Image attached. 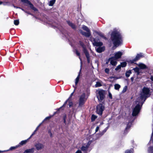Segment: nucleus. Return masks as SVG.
Returning <instances> with one entry per match:
<instances>
[{
    "instance_id": "nucleus-1",
    "label": "nucleus",
    "mask_w": 153,
    "mask_h": 153,
    "mask_svg": "<svg viewBox=\"0 0 153 153\" xmlns=\"http://www.w3.org/2000/svg\"><path fill=\"white\" fill-rule=\"evenodd\" d=\"M149 90L148 88H143L140 94V97L138 98L137 100L134 104L132 113L133 116H136L138 114L140 109V103L143 102V101H145L149 96Z\"/></svg>"
},
{
    "instance_id": "nucleus-2",
    "label": "nucleus",
    "mask_w": 153,
    "mask_h": 153,
    "mask_svg": "<svg viewBox=\"0 0 153 153\" xmlns=\"http://www.w3.org/2000/svg\"><path fill=\"white\" fill-rule=\"evenodd\" d=\"M111 39L115 46H118L122 42L121 36L119 33L117 31L112 32L111 35Z\"/></svg>"
},
{
    "instance_id": "nucleus-3",
    "label": "nucleus",
    "mask_w": 153,
    "mask_h": 153,
    "mask_svg": "<svg viewBox=\"0 0 153 153\" xmlns=\"http://www.w3.org/2000/svg\"><path fill=\"white\" fill-rule=\"evenodd\" d=\"M87 100L85 93H83L79 97V107H82Z\"/></svg>"
},
{
    "instance_id": "nucleus-4",
    "label": "nucleus",
    "mask_w": 153,
    "mask_h": 153,
    "mask_svg": "<svg viewBox=\"0 0 153 153\" xmlns=\"http://www.w3.org/2000/svg\"><path fill=\"white\" fill-rule=\"evenodd\" d=\"M96 94L98 100L100 101L102 100L105 97L103 91L101 90H98L97 91Z\"/></svg>"
},
{
    "instance_id": "nucleus-5",
    "label": "nucleus",
    "mask_w": 153,
    "mask_h": 153,
    "mask_svg": "<svg viewBox=\"0 0 153 153\" xmlns=\"http://www.w3.org/2000/svg\"><path fill=\"white\" fill-rule=\"evenodd\" d=\"M104 106L103 104H100L97 106L96 112L97 114L101 115L104 109Z\"/></svg>"
},
{
    "instance_id": "nucleus-6",
    "label": "nucleus",
    "mask_w": 153,
    "mask_h": 153,
    "mask_svg": "<svg viewBox=\"0 0 153 153\" xmlns=\"http://www.w3.org/2000/svg\"><path fill=\"white\" fill-rule=\"evenodd\" d=\"M91 40L94 46L100 47L102 45L103 43L101 42H98L94 38H91Z\"/></svg>"
},
{
    "instance_id": "nucleus-7",
    "label": "nucleus",
    "mask_w": 153,
    "mask_h": 153,
    "mask_svg": "<svg viewBox=\"0 0 153 153\" xmlns=\"http://www.w3.org/2000/svg\"><path fill=\"white\" fill-rule=\"evenodd\" d=\"M80 45L82 46L83 49V51L84 52V53L85 54V55L86 56V57L87 58V61L88 63L90 62V58H89V55L87 51V50L85 49V47H84V45L83 44V43L81 42H80Z\"/></svg>"
},
{
    "instance_id": "nucleus-8",
    "label": "nucleus",
    "mask_w": 153,
    "mask_h": 153,
    "mask_svg": "<svg viewBox=\"0 0 153 153\" xmlns=\"http://www.w3.org/2000/svg\"><path fill=\"white\" fill-rule=\"evenodd\" d=\"M82 29L86 31L87 32V33H86L85 32H83L82 33V34L87 37L90 36L91 35V33H90V30L87 27L84 25L82 27Z\"/></svg>"
},
{
    "instance_id": "nucleus-9",
    "label": "nucleus",
    "mask_w": 153,
    "mask_h": 153,
    "mask_svg": "<svg viewBox=\"0 0 153 153\" xmlns=\"http://www.w3.org/2000/svg\"><path fill=\"white\" fill-rule=\"evenodd\" d=\"M34 146L37 150H39L43 149L44 147V146L42 144L40 143H36Z\"/></svg>"
},
{
    "instance_id": "nucleus-10",
    "label": "nucleus",
    "mask_w": 153,
    "mask_h": 153,
    "mask_svg": "<svg viewBox=\"0 0 153 153\" xmlns=\"http://www.w3.org/2000/svg\"><path fill=\"white\" fill-rule=\"evenodd\" d=\"M117 59H115L114 57H111L109 59L110 61L111 64L112 65L115 66L117 64Z\"/></svg>"
},
{
    "instance_id": "nucleus-11",
    "label": "nucleus",
    "mask_w": 153,
    "mask_h": 153,
    "mask_svg": "<svg viewBox=\"0 0 153 153\" xmlns=\"http://www.w3.org/2000/svg\"><path fill=\"white\" fill-rule=\"evenodd\" d=\"M123 55V53L120 51H118L114 53V57L115 59H118L121 58Z\"/></svg>"
},
{
    "instance_id": "nucleus-12",
    "label": "nucleus",
    "mask_w": 153,
    "mask_h": 153,
    "mask_svg": "<svg viewBox=\"0 0 153 153\" xmlns=\"http://www.w3.org/2000/svg\"><path fill=\"white\" fill-rule=\"evenodd\" d=\"M105 50V47L104 46L99 47L96 48V51L97 52L100 53L103 51Z\"/></svg>"
},
{
    "instance_id": "nucleus-13",
    "label": "nucleus",
    "mask_w": 153,
    "mask_h": 153,
    "mask_svg": "<svg viewBox=\"0 0 153 153\" xmlns=\"http://www.w3.org/2000/svg\"><path fill=\"white\" fill-rule=\"evenodd\" d=\"M35 150L34 148H32L30 149H28L26 150L23 153H33Z\"/></svg>"
},
{
    "instance_id": "nucleus-14",
    "label": "nucleus",
    "mask_w": 153,
    "mask_h": 153,
    "mask_svg": "<svg viewBox=\"0 0 153 153\" xmlns=\"http://www.w3.org/2000/svg\"><path fill=\"white\" fill-rule=\"evenodd\" d=\"M143 56L142 53L138 54L137 55L135 58L134 60V61H136L138 60L140 58Z\"/></svg>"
},
{
    "instance_id": "nucleus-15",
    "label": "nucleus",
    "mask_w": 153,
    "mask_h": 153,
    "mask_svg": "<svg viewBox=\"0 0 153 153\" xmlns=\"http://www.w3.org/2000/svg\"><path fill=\"white\" fill-rule=\"evenodd\" d=\"M89 145L90 144L89 143H88L85 146H82L81 148L82 150L83 151H86L89 147Z\"/></svg>"
},
{
    "instance_id": "nucleus-16",
    "label": "nucleus",
    "mask_w": 153,
    "mask_h": 153,
    "mask_svg": "<svg viewBox=\"0 0 153 153\" xmlns=\"http://www.w3.org/2000/svg\"><path fill=\"white\" fill-rule=\"evenodd\" d=\"M138 65L141 69H143L146 68V66L142 63H140Z\"/></svg>"
},
{
    "instance_id": "nucleus-17",
    "label": "nucleus",
    "mask_w": 153,
    "mask_h": 153,
    "mask_svg": "<svg viewBox=\"0 0 153 153\" xmlns=\"http://www.w3.org/2000/svg\"><path fill=\"white\" fill-rule=\"evenodd\" d=\"M102 86L101 82H96V84L95 85V87H99Z\"/></svg>"
},
{
    "instance_id": "nucleus-18",
    "label": "nucleus",
    "mask_w": 153,
    "mask_h": 153,
    "mask_svg": "<svg viewBox=\"0 0 153 153\" xmlns=\"http://www.w3.org/2000/svg\"><path fill=\"white\" fill-rule=\"evenodd\" d=\"M134 71L136 73H137V74L139 75L140 73V69L136 67L133 69Z\"/></svg>"
},
{
    "instance_id": "nucleus-19",
    "label": "nucleus",
    "mask_w": 153,
    "mask_h": 153,
    "mask_svg": "<svg viewBox=\"0 0 153 153\" xmlns=\"http://www.w3.org/2000/svg\"><path fill=\"white\" fill-rule=\"evenodd\" d=\"M120 87V85L118 84H115L114 85V88L116 90H119Z\"/></svg>"
},
{
    "instance_id": "nucleus-20",
    "label": "nucleus",
    "mask_w": 153,
    "mask_h": 153,
    "mask_svg": "<svg viewBox=\"0 0 153 153\" xmlns=\"http://www.w3.org/2000/svg\"><path fill=\"white\" fill-rule=\"evenodd\" d=\"M131 73V70H129L127 71L126 73V75L127 77H128L130 76V74Z\"/></svg>"
},
{
    "instance_id": "nucleus-21",
    "label": "nucleus",
    "mask_w": 153,
    "mask_h": 153,
    "mask_svg": "<svg viewBox=\"0 0 153 153\" xmlns=\"http://www.w3.org/2000/svg\"><path fill=\"white\" fill-rule=\"evenodd\" d=\"M56 0H52L50 1L49 5L52 6L54 4Z\"/></svg>"
},
{
    "instance_id": "nucleus-22",
    "label": "nucleus",
    "mask_w": 153,
    "mask_h": 153,
    "mask_svg": "<svg viewBox=\"0 0 153 153\" xmlns=\"http://www.w3.org/2000/svg\"><path fill=\"white\" fill-rule=\"evenodd\" d=\"M68 23L70 26H71L73 28H75V25L70 22H68Z\"/></svg>"
},
{
    "instance_id": "nucleus-23",
    "label": "nucleus",
    "mask_w": 153,
    "mask_h": 153,
    "mask_svg": "<svg viewBox=\"0 0 153 153\" xmlns=\"http://www.w3.org/2000/svg\"><path fill=\"white\" fill-rule=\"evenodd\" d=\"M27 140H24L22 141L19 143V144L22 145L25 144L27 143Z\"/></svg>"
},
{
    "instance_id": "nucleus-24",
    "label": "nucleus",
    "mask_w": 153,
    "mask_h": 153,
    "mask_svg": "<svg viewBox=\"0 0 153 153\" xmlns=\"http://www.w3.org/2000/svg\"><path fill=\"white\" fill-rule=\"evenodd\" d=\"M68 102H69V107H70L72 105V103L71 102L69 101L68 100H67L65 102V104L63 105V106L65 105L66 104V103H67Z\"/></svg>"
},
{
    "instance_id": "nucleus-25",
    "label": "nucleus",
    "mask_w": 153,
    "mask_h": 153,
    "mask_svg": "<svg viewBox=\"0 0 153 153\" xmlns=\"http://www.w3.org/2000/svg\"><path fill=\"white\" fill-rule=\"evenodd\" d=\"M79 74L78 76H77V77H76V79H75V84L76 85L78 83L79 80Z\"/></svg>"
},
{
    "instance_id": "nucleus-26",
    "label": "nucleus",
    "mask_w": 153,
    "mask_h": 153,
    "mask_svg": "<svg viewBox=\"0 0 153 153\" xmlns=\"http://www.w3.org/2000/svg\"><path fill=\"white\" fill-rule=\"evenodd\" d=\"M126 63L125 62H123L121 63L120 65L121 67H125L126 65Z\"/></svg>"
},
{
    "instance_id": "nucleus-27",
    "label": "nucleus",
    "mask_w": 153,
    "mask_h": 153,
    "mask_svg": "<svg viewBox=\"0 0 153 153\" xmlns=\"http://www.w3.org/2000/svg\"><path fill=\"white\" fill-rule=\"evenodd\" d=\"M22 1L25 3L30 4H31L30 2L27 0H21Z\"/></svg>"
},
{
    "instance_id": "nucleus-28",
    "label": "nucleus",
    "mask_w": 153,
    "mask_h": 153,
    "mask_svg": "<svg viewBox=\"0 0 153 153\" xmlns=\"http://www.w3.org/2000/svg\"><path fill=\"white\" fill-rule=\"evenodd\" d=\"M19 23V20H15L14 21V24L16 25H17Z\"/></svg>"
},
{
    "instance_id": "nucleus-29",
    "label": "nucleus",
    "mask_w": 153,
    "mask_h": 153,
    "mask_svg": "<svg viewBox=\"0 0 153 153\" xmlns=\"http://www.w3.org/2000/svg\"><path fill=\"white\" fill-rule=\"evenodd\" d=\"M125 153H133V149L126 150L125 151Z\"/></svg>"
},
{
    "instance_id": "nucleus-30",
    "label": "nucleus",
    "mask_w": 153,
    "mask_h": 153,
    "mask_svg": "<svg viewBox=\"0 0 153 153\" xmlns=\"http://www.w3.org/2000/svg\"><path fill=\"white\" fill-rule=\"evenodd\" d=\"M97 118V117L94 115H92L91 116V120L94 121Z\"/></svg>"
},
{
    "instance_id": "nucleus-31",
    "label": "nucleus",
    "mask_w": 153,
    "mask_h": 153,
    "mask_svg": "<svg viewBox=\"0 0 153 153\" xmlns=\"http://www.w3.org/2000/svg\"><path fill=\"white\" fill-rule=\"evenodd\" d=\"M19 146H13L10 148V149L11 150L16 149L19 147Z\"/></svg>"
},
{
    "instance_id": "nucleus-32",
    "label": "nucleus",
    "mask_w": 153,
    "mask_h": 153,
    "mask_svg": "<svg viewBox=\"0 0 153 153\" xmlns=\"http://www.w3.org/2000/svg\"><path fill=\"white\" fill-rule=\"evenodd\" d=\"M121 68V66L120 65H118L117 67L115 68V70L116 71H118Z\"/></svg>"
},
{
    "instance_id": "nucleus-33",
    "label": "nucleus",
    "mask_w": 153,
    "mask_h": 153,
    "mask_svg": "<svg viewBox=\"0 0 153 153\" xmlns=\"http://www.w3.org/2000/svg\"><path fill=\"white\" fill-rule=\"evenodd\" d=\"M51 118V117L50 116H49V117H46L45 118L44 120L43 121L46 120H49V119L50 118Z\"/></svg>"
},
{
    "instance_id": "nucleus-34",
    "label": "nucleus",
    "mask_w": 153,
    "mask_h": 153,
    "mask_svg": "<svg viewBox=\"0 0 153 153\" xmlns=\"http://www.w3.org/2000/svg\"><path fill=\"white\" fill-rule=\"evenodd\" d=\"M51 118V117L50 116H49V117H46L45 118L44 120L43 121L46 120H49V119L50 118Z\"/></svg>"
},
{
    "instance_id": "nucleus-35",
    "label": "nucleus",
    "mask_w": 153,
    "mask_h": 153,
    "mask_svg": "<svg viewBox=\"0 0 153 153\" xmlns=\"http://www.w3.org/2000/svg\"><path fill=\"white\" fill-rule=\"evenodd\" d=\"M105 72L107 73H108L109 71V70L108 68H106L105 70Z\"/></svg>"
},
{
    "instance_id": "nucleus-36",
    "label": "nucleus",
    "mask_w": 153,
    "mask_h": 153,
    "mask_svg": "<svg viewBox=\"0 0 153 153\" xmlns=\"http://www.w3.org/2000/svg\"><path fill=\"white\" fill-rule=\"evenodd\" d=\"M99 129V127L98 126H97L95 129V132H97L98 131Z\"/></svg>"
},
{
    "instance_id": "nucleus-37",
    "label": "nucleus",
    "mask_w": 153,
    "mask_h": 153,
    "mask_svg": "<svg viewBox=\"0 0 153 153\" xmlns=\"http://www.w3.org/2000/svg\"><path fill=\"white\" fill-rule=\"evenodd\" d=\"M108 96L111 99L112 98V95L111 94L110 92H109L108 93Z\"/></svg>"
},
{
    "instance_id": "nucleus-38",
    "label": "nucleus",
    "mask_w": 153,
    "mask_h": 153,
    "mask_svg": "<svg viewBox=\"0 0 153 153\" xmlns=\"http://www.w3.org/2000/svg\"><path fill=\"white\" fill-rule=\"evenodd\" d=\"M76 53L77 56H79V54H80L79 53V52H78V51L77 50L76 51Z\"/></svg>"
},
{
    "instance_id": "nucleus-39",
    "label": "nucleus",
    "mask_w": 153,
    "mask_h": 153,
    "mask_svg": "<svg viewBox=\"0 0 153 153\" xmlns=\"http://www.w3.org/2000/svg\"><path fill=\"white\" fill-rule=\"evenodd\" d=\"M131 126L129 125V124H128L127 125V126L126 128V129H127L129 128Z\"/></svg>"
},
{
    "instance_id": "nucleus-40",
    "label": "nucleus",
    "mask_w": 153,
    "mask_h": 153,
    "mask_svg": "<svg viewBox=\"0 0 153 153\" xmlns=\"http://www.w3.org/2000/svg\"><path fill=\"white\" fill-rule=\"evenodd\" d=\"M81 151L80 150H78L75 153H81Z\"/></svg>"
},
{
    "instance_id": "nucleus-41",
    "label": "nucleus",
    "mask_w": 153,
    "mask_h": 153,
    "mask_svg": "<svg viewBox=\"0 0 153 153\" xmlns=\"http://www.w3.org/2000/svg\"><path fill=\"white\" fill-rule=\"evenodd\" d=\"M99 35H100V36L102 37H104V38H105V37H104L103 36V34L102 33H100L99 34Z\"/></svg>"
},
{
    "instance_id": "nucleus-42",
    "label": "nucleus",
    "mask_w": 153,
    "mask_h": 153,
    "mask_svg": "<svg viewBox=\"0 0 153 153\" xmlns=\"http://www.w3.org/2000/svg\"><path fill=\"white\" fill-rule=\"evenodd\" d=\"M49 133L50 134V136L51 137H52V133L50 131H49Z\"/></svg>"
},
{
    "instance_id": "nucleus-43",
    "label": "nucleus",
    "mask_w": 153,
    "mask_h": 153,
    "mask_svg": "<svg viewBox=\"0 0 153 153\" xmlns=\"http://www.w3.org/2000/svg\"><path fill=\"white\" fill-rule=\"evenodd\" d=\"M103 133H100L99 134V137H100V136H101L103 134Z\"/></svg>"
},
{
    "instance_id": "nucleus-44",
    "label": "nucleus",
    "mask_w": 153,
    "mask_h": 153,
    "mask_svg": "<svg viewBox=\"0 0 153 153\" xmlns=\"http://www.w3.org/2000/svg\"><path fill=\"white\" fill-rule=\"evenodd\" d=\"M39 128V126H37V127L36 128V129L35 130V132H36V131Z\"/></svg>"
},
{
    "instance_id": "nucleus-45",
    "label": "nucleus",
    "mask_w": 153,
    "mask_h": 153,
    "mask_svg": "<svg viewBox=\"0 0 153 153\" xmlns=\"http://www.w3.org/2000/svg\"><path fill=\"white\" fill-rule=\"evenodd\" d=\"M114 79H118V77H117L114 76Z\"/></svg>"
},
{
    "instance_id": "nucleus-46",
    "label": "nucleus",
    "mask_w": 153,
    "mask_h": 153,
    "mask_svg": "<svg viewBox=\"0 0 153 153\" xmlns=\"http://www.w3.org/2000/svg\"><path fill=\"white\" fill-rule=\"evenodd\" d=\"M134 78L133 77H132L131 78V81H133L134 80Z\"/></svg>"
},
{
    "instance_id": "nucleus-47",
    "label": "nucleus",
    "mask_w": 153,
    "mask_h": 153,
    "mask_svg": "<svg viewBox=\"0 0 153 153\" xmlns=\"http://www.w3.org/2000/svg\"><path fill=\"white\" fill-rule=\"evenodd\" d=\"M151 80L152 81H153V76H151Z\"/></svg>"
},
{
    "instance_id": "nucleus-48",
    "label": "nucleus",
    "mask_w": 153,
    "mask_h": 153,
    "mask_svg": "<svg viewBox=\"0 0 153 153\" xmlns=\"http://www.w3.org/2000/svg\"><path fill=\"white\" fill-rule=\"evenodd\" d=\"M36 132H35V131H34V132H33V133L32 134L31 136H32L33 135L35 134Z\"/></svg>"
},
{
    "instance_id": "nucleus-49",
    "label": "nucleus",
    "mask_w": 153,
    "mask_h": 153,
    "mask_svg": "<svg viewBox=\"0 0 153 153\" xmlns=\"http://www.w3.org/2000/svg\"><path fill=\"white\" fill-rule=\"evenodd\" d=\"M74 93V91L73 93H72L71 94V96H70V97H72V96L73 95V94Z\"/></svg>"
},
{
    "instance_id": "nucleus-50",
    "label": "nucleus",
    "mask_w": 153,
    "mask_h": 153,
    "mask_svg": "<svg viewBox=\"0 0 153 153\" xmlns=\"http://www.w3.org/2000/svg\"><path fill=\"white\" fill-rule=\"evenodd\" d=\"M114 76H111L110 77V79H112V78H114Z\"/></svg>"
},
{
    "instance_id": "nucleus-51",
    "label": "nucleus",
    "mask_w": 153,
    "mask_h": 153,
    "mask_svg": "<svg viewBox=\"0 0 153 153\" xmlns=\"http://www.w3.org/2000/svg\"><path fill=\"white\" fill-rule=\"evenodd\" d=\"M2 3V2L1 1H0V5Z\"/></svg>"
},
{
    "instance_id": "nucleus-52",
    "label": "nucleus",
    "mask_w": 153,
    "mask_h": 153,
    "mask_svg": "<svg viewBox=\"0 0 153 153\" xmlns=\"http://www.w3.org/2000/svg\"><path fill=\"white\" fill-rule=\"evenodd\" d=\"M41 124H39V125L38 126H39H39H41Z\"/></svg>"
},
{
    "instance_id": "nucleus-53",
    "label": "nucleus",
    "mask_w": 153,
    "mask_h": 153,
    "mask_svg": "<svg viewBox=\"0 0 153 153\" xmlns=\"http://www.w3.org/2000/svg\"><path fill=\"white\" fill-rule=\"evenodd\" d=\"M15 8H18V7H15V6H13Z\"/></svg>"
},
{
    "instance_id": "nucleus-54",
    "label": "nucleus",
    "mask_w": 153,
    "mask_h": 153,
    "mask_svg": "<svg viewBox=\"0 0 153 153\" xmlns=\"http://www.w3.org/2000/svg\"><path fill=\"white\" fill-rule=\"evenodd\" d=\"M79 59H80V60H81V59H80V57H79Z\"/></svg>"
},
{
    "instance_id": "nucleus-55",
    "label": "nucleus",
    "mask_w": 153,
    "mask_h": 153,
    "mask_svg": "<svg viewBox=\"0 0 153 153\" xmlns=\"http://www.w3.org/2000/svg\"><path fill=\"white\" fill-rule=\"evenodd\" d=\"M65 119H64V122H65Z\"/></svg>"
}]
</instances>
